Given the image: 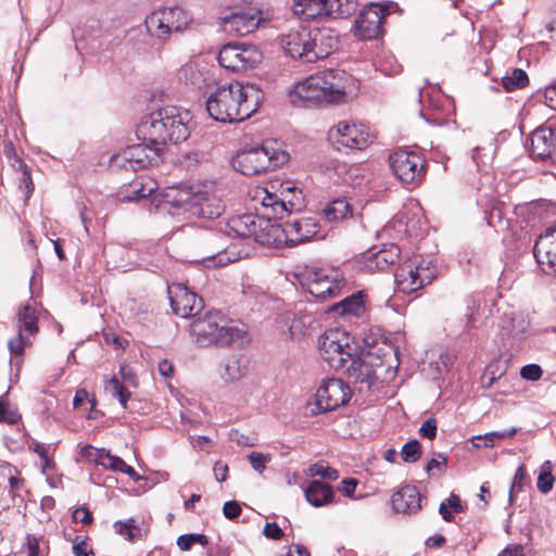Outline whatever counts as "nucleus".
I'll use <instances>...</instances> for the list:
<instances>
[{
  "label": "nucleus",
  "instance_id": "f257e3e1",
  "mask_svg": "<svg viewBox=\"0 0 556 556\" xmlns=\"http://www.w3.org/2000/svg\"><path fill=\"white\" fill-rule=\"evenodd\" d=\"M359 83L342 70L316 73L295 83L288 98L292 105L304 109L340 105L357 97Z\"/></svg>",
  "mask_w": 556,
  "mask_h": 556
},
{
  "label": "nucleus",
  "instance_id": "f03ea898",
  "mask_svg": "<svg viewBox=\"0 0 556 556\" xmlns=\"http://www.w3.org/2000/svg\"><path fill=\"white\" fill-rule=\"evenodd\" d=\"M206 111L222 123H237L249 118L263 102V91L252 84L232 81L213 86L207 92Z\"/></svg>",
  "mask_w": 556,
  "mask_h": 556
},
{
  "label": "nucleus",
  "instance_id": "7ed1b4c3",
  "mask_svg": "<svg viewBox=\"0 0 556 556\" xmlns=\"http://www.w3.org/2000/svg\"><path fill=\"white\" fill-rule=\"evenodd\" d=\"M191 115L187 110L167 105L146 114L137 126V137L162 149L170 142L187 140L191 132Z\"/></svg>",
  "mask_w": 556,
  "mask_h": 556
},
{
  "label": "nucleus",
  "instance_id": "20e7f679",
  "mask_svg": "<svg viewBox=\"0 0 556 556\" xmlns=\"http://www.w3.org/2000/svg\"><path fill=\"white\" fill-rule=\"evenodd\" d=\"M167 212L173 216L184 218L202 217L214 219L222 215L225 205L215 194L210 192L192 193L188 189L170 188L164 195Z\"/></svg>",
  "mask_w": 556,
  "mask_h": 556
},
{
  "label": "nucleus",
  "instance_id": "39448f33",
  "mask_svg": "<svg viewBox=\"0 0 556 556\" xmlns=\"http://www.w3.org/2000/svg\"><path fill=\"white\" fill-rule=\"evenodd\" d=\"M194 25L191 12L180 5L159 7L144 18L147 33L162 45L173 35H181L193 29Z\"/></svg>",
  "mask_w": 556,
  "mask_h": 556
},
{
  "label": "nucleus",
  "instance_id": "423d86ee",
  "mask_svg": "<svg viewBox=\"0 0 556 556\" xmlns=\"http://www.w3.org/2000/svg\"><path fill=\"white\" fill-rule=\"evenodd\" d=\"M289 160L282 143L277 140H265L261 146L243 149L232 160V166L243 175H256L274 169Z\"/></svg>",
  "mask_w": 556,
  "mask_h": 556
},
{
  "label": "nucleus",
  "instance_id": "0eeeda50",
  "mask_svg": "<svg viewBox=\"0 0 556 556\" xmlns=\"http://www.w3.org/2000/svg\"><path fill=\"white\" fill-rule=\"evenodd\" d=\"M295 278L303 290L320 301L338 296L346 286L341 269L331 266H305Z\"/></svg>",
  "mask_w": 556,
  "mask_h": 556
},
{
  "label": "nucleus",
  "instance_id": "6e6552de",
  "mask_svg": "<svg viewBox=\"0 0 556 556\" xmlns=\"http://www.w3.org/2000/svg\"><path fill=\"white\" fill-rule=\"evenodd\" d=\"M190 333L195 344L202 348L228 345L241 338L242 332L232 326L219 313H207L192 320Z\"/></svg>",
  "mask_w": 556,
  "mask_h": 556
},
{
  "label": "nucleus",
  "instance_id": "1a4fd4ad",
  "mask_svg": "<svg viewBox=\"0 0 556 556\" xmlns=\"http://www.w3.org/2000/svg\"><path fill=\"white\" fill-rule=\"evenodd\" d=\"M437 274L438 267L432 257L415 256L397 268L394 281L397 291L413 293L431 283Z\"/></svg>",
  "mask_w": 556,
  "mask_h": 556
},
{
  "label": "nucleus",
  "instance_id": "9d476101",
  "mask_svg": "<svg viewBox=\"0 0 556 556\" xmlns=\"http://www.w3.org/2000/svg\"><path fill=\"white\" fill-rule=\"evenodd\" d=\"M356 351V343L344 329H328L319 339V355L334 370L344 369Z\"/></svg>",
  "mask_w": 556,
  "mask_h": 556
},
{
  "label": "nucleus",
  "instance_id": "9b49d317",
  "mask_svg": "<svg viewBox=\"0 0 556 556\" xmlns=\"http://www.w3.org/2000/svg\"><path fill=\"white\" fill-rule=\"evenodd\" d=\"M328 139L338 150H364L372 140L367 124L353 119L339 121L328 131Z\"/></svg>",
  "mask_w": 556,
  "mask_h": 556
},
{
  "label": "nucleus",
  "instance_id": "f8f14e48",
  "mask_svg": "<svg viewBox=\"0 0 556 556\" xmlns=\"http://www.w3.org/2000/svg\"><path fill=\"white\" fill-rule=\"evenodd\" d=\"M394 176L404 185L418 186L426 174V161L416 151L400 149L389 156Z\"/></svg>",
  "mask_w": 556,
  "mask_h": 556
},
{
  "label": "nucleus",
  "instance_id": "ddd939ff",
  "mask_svg": "<svg viewBox=\"0 0 556 556\" xmlns=\"http://www.w3.org/2000/svg\"><path fill=\"white\" fill-rule=\"evenodd\" d=\"M262 52L251 43H227L218 53L220 66L232 72L247 71L262 61Z\"/></svg>",
  "mask_w": 556,
  "mask_h": 556
},
{
  "label": "nucleus",
  "instance_id": "4468645a",
  "mask_svg": "<svg viewBox=\"0 0 556 556\" xmlns=\"http://www.w3.org/2000/svg\"><path fill=\"white\" fill-rule=\"evenodd\" d=\"M162 149L149 142L130 146L112 156L115 166L126 170H139L157 164Z\"/></svg>",
  "mask_w": 556,
  "mask_h": 556
},
{
  "label": "nucleus",
  "instance_id": "2eb2a0df",
  "mask_svg": "<svg viewBox=\"0 0 556 556\" xmlns=\"http://www.w3.org/2000/svg\"><path fill=\"white\" fill-rule=\"evenodd\" d=\"M15 327L16 336L9 340L8 346L11 354L22 355L39 330L37 308L30 303L22 305L16 313Z\"/></svg>",
  "mask_w": 556,
  "mask_h": 556
},
{
  "label": "nucleus",
  "instance_id": "dca6fc26",
  "mask_svg": "<svg viewBox=\"0 0 556 556\" xmlns=\"http://www.w3.org/2000/svg\"><path fill=\"white\" fill-rule=\"evenodd\" d=\"M390 4L369 3L355 21V34L364 40H371L382 34V25L390 12Z\"/></svg>",
  "mask_w": 556,
  "mask_h": 556
},
{
  "label": "nucleus",
  "instance_id": "f3484780",
  "mask_svg": "<svg viewBox=\"0 0 556 556\" xmlns=\"http://www.w3.org/2000/svg\"><path fill=\"white\" fill-rule=\"evenodd\" d=\"M350 397V387L341 379L330 378L317 389L315 404L318 412L326 413L346 404Z\"/></svg>",
  "mask_w": 556,
  "mask_h": 556
},
{
  "label": "nucleus",
  "instance_id": "a211bd4d",
  "mask_svg": "<svg viewBox=\"0 0 556 556\" xmlns=\"http://www.w3.org/2000/svg\"><path fill=\"white\" fill-rule=\"evenodd\" d=\"M177 79L191 90L207 93L216 83L214 74L205 62L191 60L177 71Z\"/></svg>",
  "mask_w": 556,
  "mask_h": 556
},
{
  "label": "nucleus",
  "instance_id": "6ab92c4d",
  "mask_svg": "<svg viewBox=\"0 0 556 556\" xmlns=\"http://www.w3.org/2000/svg\"><path fill=\"white\" fill-rule=\"evenodd\" d=\"M222 236L215 231H207L203 235L201 250L203 252L202 262L207 267L225 266L237 261L240 255L220 242Z\"/></svg>",
  "mask_w": 556,
  "mask_h": 556
},
{
  "label": "nucleus",
  "instance_id": "aec40b11",
  "mask_svg": "<svg viewBox=\"0 0 556 556\" xmlns=\"http://www.w3.org/2000/svg\"><path fill=\"white\" fill-rule=\"evenodd\" d=\"M280 43L286 54L290 58L306 63L313 62L309 55L313 54L309 28L304 26L291 28L287 34L281 36Z\"/></svg>",
  "mask_w": 556,
  "mask_h": 556
},
{
  "label": "nucleus",
  "instance_id": "412c9836",
  "mask_svg": "<svg viewBox=\"0 0 556 556\" xmlns=\"http://www.w3.org/2000/svg\"><path fill=\"white\" fill-rule=\"evenodd\" d=\"M262 21L261 12L256 9L231 12L218 17L223 30L233 36H244L254 31Z\"/></svg>",
  "mask_w": 556,
  "mask_h": 556
},
{
  "label": "nucleus",
  "instance_id": "4be33fe9",
  "mask_svg": "<svg viewBox=\"0 0 556 556\" xmlns=\"http://www.w3.org/2000/svg\"><path fill=\"white\" fill-rule=\"evenodd\" d=\"M168 296L175 314L184 318L197 315L203 307L202 299L181 283L168 287Z\"/></svg>",
  "mask_w": 556,
  "mask_h": 556
},
{
  "label": "nucleus",
  "instance_id": "5701e85b",
  "mask_svg": "<svg viewBox=\"0 0 556 556\" xmlns=\"http://www.w3.org/2000/svg\"><path fill=\"white\" fill-rule=\"evenodd\" d=\"M533 254L543 271L556 275V225L547 227L536 239Z\"/></svg>",
  "mask_w": 556,
  "mask_h": 556
},
{
  "label": "nucleus",
  "instance_id": "b1692460",
  "mask_svg": "<svg viewBox=\"0 0 556 556\" xmlns=\"http://www.w3.org/2000/svg\"><path fill=\"white\" fill-rule=\"evenodd\" d=\"M530 154L539 161H556V134L547 127H539L531 135Z\"/></svg>",
  "mask_w": 556,
  "mask_h": 556
},
{
  "label": "nucleus",
  "instance_id": "393cba45",
  "mask_svg": "<svg viewBox=\"0 0 556 556\" xmlns=\"http://www.w3.org/2000/svg\"><path fill=\"white\" fill-rule=\"evenodd\" d=\"M377 361L379 359L370 353L357 354L356 351L355 355L350 359L342 371L346 372L348 377L355 382L370 386L375 379V367L378 365Z\"/></svg>",
  "mask_w": 556,
  "mask_h": 556
},
{
  "label": "nucleus",
  "instance_id": "a878e982",
  "mask_svg": "<svg viewBox=\"0 0 556 556\" xmlns=\"http://www.w3.org/2000/svg\"><path fill=\"white\" fill-rule=\"evenodd\" d=\"M289 241L291 247L309 241L312 239L323 238L320 225L315 217L303 216L288 220Z\"/></svg>",
  "mask_w": 556,
  "mask_h": 556
},
{
  "label": "nucleus",
  "instance_id": "bb28decb",
  "mask_svg": "<svg viewBox=\"0 0 556 556\" xmlns=\"http://www.w3.org/2000/svg\"><path fill=\"white\" fill-rule=\"evenodd\" d=\"M273 218H263L260 220L258 235L256 242L263 245H291L289 241L288 222L277 224L271 222Z\"/></svg>",
  "mask_w": 556,
  "mask_h": 556
},
{
  "label": "nucleus",
  "instance_id": "cd10ccee",
  "mask_svg": "<svg viewBox=\"0 0 556 556\" xmlns=\"http://www.w3.org/2000/svg\"><path fill=\"white\" fill-rule=\"evenodd\" d=\"M401 250L397 245H390L379 251H369L361 258L362 268L367 271H383L400 258Z\"/></svg>",
  "mask_w": 556,
  "mask_h": 556
},
{
  "label": "nucleus",
  "instance_id": "c85d7f7f",
  "mask_svg": "<svg viewBox=\"0 0 556 556\" xmlns=\"http://www.w3.org/2000/svg\"><path fill=\"white\" fill-rule=\"evenodd\" d=\"M260 220L262 217L253 214L232 216L227 220L224 232L231 237L253 238L256 241Z\"/></svg>",
  "mask_w": 556,
  "mask_h": 556
},
{
  "label": "nucleus",
  "instance_id": "c756f323",
  "mask_svg": "<svg viewBox=\"0 0 556 556\" xmlns=\"http://www.w3.org/2000/svg\"><path fill=\"white\" fill-rule=\"evenodd\" d=\"M253 199L260 201L265 218H283L287 212V201L280 194L269 191L267 188H256Z\"/></svg>",
  "mask_w": 556,
  "mask_h": 556
},
{
  "label": "nucleus",
  "instance_id": "7c9ffc66",
  "mask_svg": "<svg viewBox=\"0 0 556 556\" xmlns=\"http://www.w3.org/2000/svg\"><path fill=\"white\" fill-rule=\"evenodd\" d=\"M392 507L396 513L416 514L421 508V496L414 485H405L392 495Z\"/></svg>",
  "mask_w": 556,
  "mask_h": 556
},
{
  "label": "nucleus",
  "instance_id": "2f4dec72",
  "mask_svg": "<svg viewBox=\"0 0 556 556\" xmlns=\"http://www.w3.org/2000/svg\"><path fill=\"white\" fill-rule=\"evenodd\" d=\"M311 38L313 45V54L309 55L313 62L327 58L338 47L337 36L331 29L328 28L311 29Z\"/></svg>",
  "mask_w": 556,
  "mask_h": 556
},
{
  "label": "nucleus",
  "instance_id": "473e14b6",
  "mask_svg": "<svg viewBox=\"0 0 556 556\" xmlns=\"http://www.w3.org/2000/svg\"><path fill=\"white\" fill-rule=\"evenodd\" d=\"M529 320L521 312L507 311L501 317L500 327L508 337L517 338L522 336L529 328Z\"/></svg>",
  "mask_w": 556,
  "mask_h": 556
},
{
  "label": "nucleus",
  "instance_id": "72a5a7b5",
  "mask_svg": "<svg viewBox=\"0 0 556 556\" xmlns=\"http://www.w3.org/2000/svg\"><path fill=\"white\" fill-rule=\"evenodd\" d=\"M293 13L303 20H316L326 17V0H292Z\"/></svg>",
  "mask_w": 556,
  "mask_h": 556
},
{
  "label": "nucleus",
  "instance_id": "f704fd0d",
  "mask_svg": "<svg viewBox=\"0 0 556 556\" xmlns=\"http://www.w3.org/2000/svg\"><path fill=\"white\" fill-rule=\"evenodd\" d=\"M304 493L307 502L315 507L325 506L331 503L334 496L332 488L318 480L312 481L305 489Z\"/></svg>",
  "mask_w": 556,
  "mask_h": 556
},
{
  "label": "nucleus",
  "instance_id": "c9c22d12",
  "mask_svg": "<svg viewBox=\"0 0 556 556\" xmlns=\"http://www.w3.org/2000/svg\"><path fill=\"white\" fill-rule=\"evenodd\" d=\"M364 309L365 305L361 293L346 296L331 307L333 313L346 318L359 316Z\"/></svg>",
  "mask_w": 556,
  "mask_h": 556
},
{
  "label": "nucleus",
  "instance_id": "e433bc0d",
  "mask_svg": "<svg viewBox=\"0 0 556 556\" xmlns=\"http://www.w3.org/2000/svg\"><path fill=\"white\" fill-rule=\"evenodd\" d=\"M247 362L243 357L230 356L222 366L220 378L226 382H233L247 374Z\"/></svg>",
  "mask_w": 556,
  "mask_h": 556
},
{
  "label": "nucleus",
  "instance_id": "4c0bfd02",
  "mask_svg": "<svg viewBox=\"0 0 556 556\" xmlns=\"http://www.w3.org/2000/svg\"><path fill=\"white\" fill-rule=\"evenodd\" d=\"M84 450L87 452L86 455L94 463L113 471L122 472L126 464L121 457L113 456L103 450L92 448L91 446H86Z\"/></svg>",
  "mask_w": 556,
  "mask_h": 556
},
{
  "label": "nucleus",
  "instance_id": "58836bf2",
  "mask_svg": "<svg viewBox=\"0 0 556 556\" xmlns=\"http://www.w3.org/2000/svg\"><path fill=\"white\" fill-rule=\"evenodd\" d=\"M159 188L157 182L152 178H142L140 181H135L129 190L125 193H121L123 200L136 201L146 199L151 195Z\"/></svg>",
  "mask_w": 556,
  "mask_h": 556
},
{
  "label": "nucleus",
  "instance_id": "ea45409f",
  "mask_svg": "<svg viewBox=\"0 0 556 556\" xmlns=\"http://www.w3.org/2000/svg\"><path fill=\"white\" fill-rule=\"evenodd\" d=\"M353 207L345 199H336L324 208V216L329 222H338L351 217Z\"/></svg>",
  "mask_w": 556,
  "mask_h": 556
},
{
  "label": "nucleus",
  "instance_id": "a19ab883",
  "mask_svg": "<svg viewBox=\"0 0 556 556\" xmlns=\"http://www.w3.org/2000/svg\"><path fill=\"white\" fill-rule=\"evenodd\" d=\"M327 15L326 17H348L353 14L357 8L359 0H326Z\"/></svg>",
  "mask_w": 556,
  "mask_h": 556
},
{
  "label": "nucleus",
  "instance_id": "79ce46f5",
  "mask_svg": "<svg viewBox=\"0 0 556 556\" xmlns=\"http://www.w3.org/2000/svg\"><path fill=\"white\" fill-rule=\"evenodd\" d=\"M281 197L283 202L287 201V212L286 215L291 214L292 212L300 211L303 206V197L302 191L298 190L291 182H287L282 186Z\"/></svg>",
  "mask_w": 556,
  "mask_h": 556
},
{
  "label": "nucleus",
  "instance_id": "37998d69",
  "mask_svg": "<svg viewBox=\"0 0 556 556\" xmlns=\"http://www.w3.org/2000/svg\"><path fill=\"white\" fill-rule=\"evenodd\" d=\"M104 390L108 394L116 397L123 408L127 407V402L130 397V392L126 389L124 383L117 377H112L105 380Z\"/></svg>",
  "mask_w": 556,
  "mask_h": 556
},
{
  "label": "nucleus",
  "instance_id": "c03bdc74",
  "mask_svg": "<svg viewBox=\"0 0 556 556\" xmlns=\"http://www.w3.org/2000/svg\"><path fill=\"white\" fill-rule=\"evenodd\" d=\"M554 482L553 464L551 460H545L540 467L536 480L538 490L543 494H547L552 491Z\"/></svg>",
  "mask_w": 556,
  "mask_h": 556
},
{
  "label": "nucleus",
  "instance_id": "a18cd8bd",
  "mask_svg": "<svg viewBox=\"0 0 556 556\" xmlns=\"http://www.w3.org/2000/svg\"><path fill=\"white\" fill-rule=\"evenodd\" d=\"M21 419V415L16 407H14L9 399L8 392L0 396V422L14 425Z\"/></svg>",
  "mask_w": 556,
  "mask_h": 556
},
{
  "label": "nucleus",
  "instance_id": "49530a36",
  "mask_svg": "<svg viewBox=\"0 0 556 556\" xmlns=\"http://www.w3.org/2000/svg\"><path fill=\"white\" fill-rule=\"evenodd\" d=\"M529 83L527 73L521 68H515L511 75H506L502 78V85L507 91H513L517 88H523Z\"/></svg>",
  "mask_w": 556,
  "mask_h": 556
},
{
  "label": "nucleus",
  "instance_id": "de8ad7c7",
  "mask_svg": "<svg viewBox=\"0 0 556 556\" xmlns=\"http://www.w3.org/2000/svg\"><path fill=\"white\" fill-rule=\"evenodd\" d=\"M308 476L316 477L319 476L324 479L334 481L339 478V472L337 469L329 467L325 462H318L311 465L307 468Z\"/></svg>",
  "mask_w": 556,
  "mask_h": 556
},
{
  "label": "nucleus",
  "instance_id": "09e8293b",
  "mask_svg": "<svg viewBox=\"0 0 556 556\" xmlns=\"http://www.w3.org/2000/svg\"><path fill=\"white\" fill-rule=\"evenodd\" d=\"M207 543V536L199 533L182 534L177 539V546L181 551H189L194 544H201L205 546Z\"/></svg>",
  "mask_w": 556,
  "mask_h": 556
},
{
  "label": "nucleus",
  "instance_id": "8fccbe9b",
  "mask_svg": "<svg viewBox=\"0 0 556 556\" xmlns=\"http://www.w3.org/2000/svg\"><path fill=\"white\" fill-rule=\"evenodd\" d=\"M114 529L128 541H132L140 533V529L135 525L134 519L116 521L114 523Z\"/></svg>",
  "mask_w": 556,
  "mask_h": 556
},
{
  "label": "nucleus",
  "instance_id": "3c124183",
  "mask_svg": "<svg viewBox=\"0 0 556 556\" xmlns=\"http://www.w3.org/2000/svg\"><path fill=\"white\" fill-rule=\"evenodd\" d=\"M402 459L406 463H415L421 456L420 444L417 440H412L403 445L401 450Z\"/></svg>",
  "mask_w": 556,
  "mask_h": 556
},
{
  "label": "nucleus",
  "instance_id": "603ef678",
  "mask_svg": "<svg viewBox=\"0 0 556 556\" xmlns=\"http://www.w3.org/2000/svg\"><path fill=\"white\" fill-rule=\"evenodd\" d=\"M526 476H527L526 466L523 464H521L515 472V476H514V479H513V482H511V485L509 489V504L514 503V496H513L514 491L522 490Z\"/></svg>",
  "mask_w": 556,
  "mask_h": 556
},
{
  "label": "nucleus",
  "instance_id": "864d4df0",
  "mask_svg": "<svg viewBox=\"0 0 556 556\" xmlns=\"http://www.w3.org/2000/svg\"><path fill=\"white\" fill-rule=\"evenodd\" d=\"M248 459L252 468L258 473H262L266 468V464L270 460V455H265L258 452H252L251 454H249Z\"/></svg>",
  "mask_w": 556,
  "mask_h": 556
},
{
  "label": "nucleus",
  "instance_id": "5fc2aeb1",
  "mask_svg": "<svg viewBox=\"0 0 556 556\" xmlns=\"http://www.w3.org/2000/svg\"><path fill=\"white\" fill-rule=\"evenodd\" d=\"M542 375H543V370L536 364H528V365L523 366L520 370V376L525 380H529V381H538L539 379H541Z\"/></svg>",
  "mask_w": 556,
  "mask_h": 556
},
{
  "label": "nucleus",
  "instance_id": "6e6d98bb",
  "mask_svg": "<svg viewBox=\"0 0 556 556\" xmlns=\"http://www.w3.org/2000/svg\"><path fill=\"white\" fill-rule=\"evenodd\" d=\"M24 549L27 556H42V551L40 548L39 539L27 534L26 542L24 544Z\"/></svg>",
  "mask_w": 556,
  "mask_h": 556
},
{
  "label": "nucleus",
  "instance_id": "4d7b16f0",
  "mask_svg": "<svg viewBox=\"0 0 556 556\" xmlns=\"http://www.w3.org/2000/svg\"><path fill=\"white\" fill-rule=\"evenodd\" d=\"M419 434L422 438H427L429 440H432L437 435V421L434 418H428L422 422V425L419 428Z\"/></svg>",
  "mask_w": 556,
  "mask_h": 556
},
{
  "label": "nucleus",
  "instance_id": "13d9d810",
  "mask_svg": "<svg viewBox=\"0 0 556 556\" xmlns=\"http://www.w3.org/2000/svg\"><path fill=\"white\" fill-rule=\"evenodd\" d=\"M241 511H242L241 506L236 501L226 502L223 506V514L229 520H233L237 517H239Z\"/></svg>",
  "mask_w": 556,
  "mask_h": 556
},
{
  "label": "nucleus",
  "instance_id": "bf43d9fd",
  "mask_svg": "<svg viewBox=\"0 0 556 556\" xmlns=\"http://www.w3.org/2000/svg\"><path fill=\"white\" fill-rule=\"evenodd\" d=\"M263 534L266 538H268V539L279 540L283 535V532L278 527L277 523H275V522H273V523L267 522L265 525L264 529H263Z\"/></svg>",
  "mask_w": 556,
  "mask_h": 556
},
{
  "label": "nucleus",
  "instance_id": "052dcab7",
  "mask_svg": "<svg viewBox=\"0 0 556 556\" xmlns=\"http://www.w3.org/2000/svg\"><path fill=\"white\" fill-rule=\"evenodd\" d=\"M73 519L76 522H81L84 525H88L92 521V515L86 507L77 508L73 514Z\"/></svg>",
  "mask_w": 556,
  "mask_h": 556
},
{
  "label": "nucleus",
  "instance_id": "680f3d73",
  "mask_svg": "<svg viewBox=\"0 0 556 556\" xmlns=\"http://www.w3.org/2000/svg\"><path fill=\"white\" fill-rule=\"evenodd\" d=\"M119 375L122 377L123 383L125 382L129 386L136 387V384H137L136 375L126 365H122L119 367Z\"/></svg>",
  "mask_w": 556,
  "mask_h": 556
},
{
  "label": "nucleus",
  "instance_id": "e2e57ef3",
  "mask_svg": "<svg viewBox=\"0 0 556 556\" xmlns=\"http://www.w3.org/2000/svg\"><path fill=\"white\" fill-rule=\"evenodd\" d=\"M214 475H215V479L219 482H223L227 479V475H228V466L222 462H216L215 465H214Z\"/></svg>",
  "mask_w": 556,
  "mask_h": 556
},
{
  "label": "nucleus",
  "instance_id": "0e129e2a",
  "mask_svg": "<svg viewBox=\"0 0 556 556\" xmlns=\"http://www.w3.org/2000/svg\"><path fill=\"white\" fill-rule=\"evenodd\" d=\"M231 440L235 441L238 445L241 446H254L255 441L251 439L250 437L239 433L238 431H235L231 433Z\"/></svg>",
  "mask_w": 556,
  "mask_h": 556
},
{
  "label": "nucleus",
  "instance_id": "69168bd1",
  "mask_svg": "<svg viewBox=\"0 0 556 556\" xmlns=\"http://www.w3.org/2000/svg\"><path fill=\"white\" fill-rule=\"evenodd\" d=\"M544 98L552 109H556V84L546 88Z\"/></svg>",
  "mask_w": 556,
  "mask_h": 556
},
{
  "label": "nucleus",
  "instance_id": "338daca9",
  "mask_svg": "<svg viewBox=\"0 0 556 556\" xmlns=\"http://www.w3.org/2000/svg\"><path fill=\"white\" fill-rule=\"evenodd\" d=\"M73 554L75 556H93L92 552L87 551V543L85 541L76 542L73 545Z\"/></svg>",
  "mask_w": 556,
  "mask_h": 556
},
{
  "label": "nucleus",
  "instance_id": "774afa93",
  "mask_svg": "<svg viewBox=\"0 0 556 556\" xmlns=\"http://www.w3.org/2000/svg\"><path fill=\"white\" fill-rule=\"evenodd\" d=\"M498 556H525L521 545H509Z\"/></svg>",
  "mask_w": 556,
  "mask_h": 556
}]
</instances>
